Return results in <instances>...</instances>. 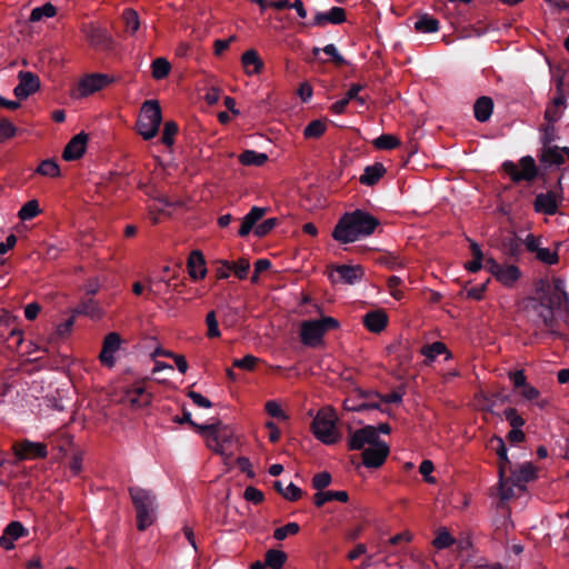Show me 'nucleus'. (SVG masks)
Returning a JSON list of instances; mask_svg holds the SVG:
<instances>
[{"label": "nucleus", "instance_id": "obj_1", "mask_svg": "<svg viewBox=\"0 0 569 569\" xmlns=\"http://www.w3.org/2000/svg\"><path fill=\"white\" fill-rule=\"evenodd\" d=\"M567 300L565 282L561 279L541 281L535 297L525 300L523 309L537 326L556 333L553 309L561 307Z\"/></svg>", "mask_w": 569, "mask_h": 569}, {"label": "nucleus", "instance_id": "obj_2", "mask_svg": "<svg viewBox=\"0 0 569 569\" xmlns=\"http://www.w3.org/2000/svg\"><path fill=\"white\" fill-rule=\"evenodd\" d=\"M378 220L362 210L346 213L333 229L332 237L341 243L355 242L373 233Z\"/></svg>", "mask_w": 569, "mask_h": 569}, {"label": "nucleus", "instance_id": "obj_3", "mask_svg": "<svg viewBox=\"0 0 569 569\" xmlns=\"http://www.w3.org/2000/svg\"><path fill=\"white\" fill-rule=\"evenodd\" d=\"M337 423V412L331 407H325L315 416L311 430L313 436L322 443L333 445L341 438Z\"/></svg>", "mask_w": 569, "mask_h": 569}, {"label": "nucleus", "instance_id": "obj_4", "mask_svg": "<svg viewBox=\"0 0 569 569\" xmlns=\"http://www.w3.org/2000/svg\"><path fill=\"white\" fill-rule=\"evenodd\" d=\"M340 327V322L333 317L305 320L300 325V339L307 347H319L323 343L325 335Z\"/></svg>", "mask_w": 569, "mask_h": 569}, {"label": "nucleus", "instance_id": "obj_5", "mask_svg": "<svg viewBox=\"0 0 569 569\" xmlns=\"http://www.w3.org/2000/svg\"><path fill=\"white\" fill-rule=\"evenodd\" d=\"M197 430L206 437L207 447L214 452L229 457V449L232 445L233 432L224 426H197Z\"/></svg>", "mask_w": 569, "mask_h": 569}, {"label": "nucleus", "instance_id": "obj_6", "mask_svg": "<svg viewBox=\"0 0 569 569\" xmlns=\"http://www.w3.org/2000/svg\"><path fill=\"white\" fill-rule=\"evenodd\" d=\"M489 448L493 450L499 457V496L502 500H509L513 497V491L508 488V480H506V473L511 468V462L507 456V448L503 440L500 437H493L489 441Z\"/></svg>", "mask_w": 569, "mask_h": 569}, {"label": "nucleus", "instance_id": "obj_7", "mask_svg": "<svg viewBox=\"0 0 569 569\" xmlns=\"http://www.w3.org/2000/svg\"><path fill=\"white\" fill-rule=\"evenodd\" d=\"M485 268L506 288H513L522 276L520 269L516 264L498 263L491 257H487L485 260Z\"/></svg>", "mask_w": 569, "mask_h": 569}, {"label": "nucleus", "instance_id": "obj_8", "mask_svg": "<svg viewBox=\"0 0 569 569\" xmlns=\"http://www.w3.org/2000/svg\"><path fill=\"white\" fill-rule=\"evenodd\" d=\"M113 82L114 78L108 73H90L80 79L73 94L77 98H84L107 88Z\"/></svg>", "mask_w": 569, "mask_h": 569}, {"label": "nucleus", "instance_id": "obj_9", "mask_svg": "<svg viewBox=\"0 0 569 569\" xmlns=\"http://www.w3.org/2000/svg\"><path fill=\"white\" fill-rule=\"evenodd\" d=\"M506 172L515 180H532L537 176V167L532 157H523L520 159L519 164L511 161L503 163Z\"/></svg>", "mask_w": 569, "mask_h": 569}, {"label": "nucleus", "instance_id": "obj_10", "mask_svg": "<svg viewBox=\"0 0 569 569\" xmlns=\"http://www.w3.org/2000/svg\"><path fill=\"white\" fill-rule=\"evenodd\" d=\"M510 471V477L506 475V480H508V488H511L513 491V497L518 495V492L525 489V485L532 480L536 476V470L530 462H526L521 466L512 469H508Z\"/></svg>", "mask_w": 569, "mask_h": 569}, {"label": "nucleus", "instance_id": "obj_11", "mask_svg": "<svg viewBox=\"0 0 569 569\" xmlns=\"http://www.w3.org/2000/svg\"><path fill=\"white\" fill-rule=\"evenodd\" d=\"M12 450L18 460L44 458L48 455L43 443L34 442L29 439L13 443Z\"/></svg>", "mask_w": 569, "mask_h": 569}, {"label": "nucleus", "instance_id": "obj_12", "mask_svg": "<svg viewBox=\"0 0 569 569\" xmlns=\"http://www.w3.org/2000/svg\"><path fill=\"white\" fill-rule=\"evenodd\" d=\"M380 441L377 429L372 426H367L350 433L349 448L351 450H365L367 447H371Z\"/></svg>", "mask_w": 569, "mask_h": 569}, {"label": "nucleus", "instance_id": "obj_13", "mask_svg": "<svg viewBox=\"0 0 569 569\" xmlns=\"http://www.w3.org/2000/svg\"><path fill=\"white\" fill-rule=\"evenodd\" d=\"M122 340L117 332H110L104 337L102 350L99 360L107 368H113L116 365V353L120 350Z\"/></svg>", "mask_w": 569, "mask_h": 569}, {"label": "nucleus", "instance_id": "obj_14", "mask_svg": "<svg viewBox=\"0 0 569 569\" xmlns=\"http://www.w3.org/2000/svg\"><path fill=\"white\" fill-rule=\"evenodd\" d=\"M19 83L13 93L18 99H27L40 88L39 78L30 71H20L18 73Z\"/></svg>", "mask_w": 569, "mask_h": 569}, {"label": "nucleus", "instance_id": "obj_15", "mask_svg": "<svg viewBox=\"0 0 569 569\" xmlns=\"http://www.w3.org/2000/svg\"><path fill=\"white\" fill-rule=\"evenodd\" d=\"M388 455V445L383 441H380L371 447H367L362 451V461L363 465L368 468H378L383 465Z\"/></svg>", "mask_w": 569, "mask_h": 569}, {"label": "nucleus", "instance_id": "obj_16", "mask_svg": "<svg viewBox=\"0 0 569 569\" xmlns=\"http://www.w3.org/2000/svg\"><path fill=\"white\" fill-rule=\"evenodd\" d=\"M144 117L149 119V127L144 126V140L153 138L161 123V109L157 100L144 101Z\"/></svg>", "mask_w": 569, "mask_h": 569}, {"label": "nucleus", "instance_id": "obj_17", "mask_svg": "<svg viewBox=\"0 0 569 569\" xmlns=\"http://www.w3.org/2000/svg\"><path fill=\"white\" fill-rule=\"evenodd\" d=\"M88 140V134L84 132H80L72 137L62 152V158L66 161H73L81 158L87 150Z\"/></svg>", "mask_w": 569, "mask_h": 569}, {"label": "nucleus", "instance_id": "obj_18", "mask_svg": "<svg viewBox=\"0 0 569 569\" xmlns=\"http://www.w3.org/2000/svg\"><path fill=\"white\" fill-rule=\"evenodd\" d=\"M363 90V86L362 84H359V83H355L352 84L349 90L347 91L346 96L336 101L332 106H331V111L336 114H341L346 111L347 109V106L349 104L350 101L355 100L357 101L360 106H365L367 100L365 97L360 96V92Z\"/></svg>", "mask_w": 569, "mask_h": 569}, {"label": "nucleus", "instance_id": "obj_19", "mask_svg": "<svg viewBox=\"0 0 569 569\" xmlns=\"http://www.w3.org/2000/svg\"><path fill=\"white\" fill-rule=\"evenodd\" d=\"M28 535V530L19 521L10 522L0 537V546L6 550L14 548V541Z\"/></svg>", "mask_w": 569, "mask_h": 569}, {"label": "nucleus", "instance_id": "obj_20", "mask_svg": "<svg viewBox=\"0 0 569 569\" xmlns=\"http://www.w3.org/2000/svg\"><path fill=\"white\" fill-rule=\"evenodd\" d=\"M82 32L84 33L86 39L90 46L97 49H106L110 44V36L104 29L98 26H84L82 28Z\"/></svg>", "mask_w": 569, "mask_h": 569}, {"label": "nucleus", "instance_id": "obj_21", "mask_svg": "<svg viewBox=\"0 0 569 569\" xmlns=\"http://www.w3.org/2000/svg\"><path fill=\"white\" fill-rule=\"evenodd\" d=\"M338 280L347 284H355L362 280L365 270L360 264H343L336 268Z\"/></svg>", "mask_w": 569, "mask_h": 569}, {"label": "nucleus", "instance_id": "obj_22", "mask_svg": "<svg viewBox=\"0 0 569 569\" xmlns=\"http://www.w3.org/2000/svg\"><path fill=\"white\" fill-rule=\"evenodd\" d=\"M345 20V10L340 7H333L327 12H318L313 18V26L323 27L328 23L339 24Z\"/></svg>", "mask_w": 569, "mask_h": 569}, {"label": "nucleus", "instance_id": "obj_23", "mask_svg": "<svg viewBox=\"0 0 569 569\" xmlns=\"http://www.w3.org/2000/svg\"><path fill=\"white\" fill-rule=\"evenodd\" d=\"M388 323L387 313L381 310H373L365 315L363 325L371 332H381Z\"/></svg>", "mask_w": 569, "mask_h": 569}, {"label": "nucleus", "instance_id": "obj_24", "mask_svg": "<svg viewBox=\"0 0 569 569\" xmlns=\"http://www.w3.org/2000/svg\"><path fill=\"white\" fill-rule=\"evenodd\" d=\"M241 63L247 76L259 74L263 68V62L256 50L243 52Z\"/></svg>", "mask_w": 569, "mask_h": 569}, {"label": "nucleus", "instance_id": "obj_25", "mask_svg": "<svg viewBox=\"0 0 569 569\" xmlns=\"http://www.w3.org/2000/svg\"><path fill=\"white\" fill-rule=\"evenodd\" d=\"M569 159V148L546 146L541 153V161L548 164H561Z\"/></svg>", "mask_w": 569, "mask_h": 569}, {"label": "nucleus", "instance_id": "obj_26", "mask_svg": "<svg viewBox=\"0 0 569 569\" xmlns=\"http://www.w3.org/2000/svg\"><path fill=\"white\" fill-rule=\"evenodd\" d=\"M535 209L546 214H555L558 209V199L555 193H541L536 197Z\"/></svg>", "mask_w": 569, "mask_h": 569}, {"label": "nucleus", "instance_id": "obj_27", "mask_svg": "<svg viewBox=\"0 0 569 569\" xmlns=\"http://www.w3.org/2000/svg\"><path fill=\"white\" fill-rule=\"evenodd\" d=\"M188 270L189 274L192 279L199 280L204 278L207 273V268L204 263V259L201 252L193 251L191 252L188 259Z\"/></svg>", "mask_w": 569, "mask_h": 569}, {"label": "nucleus", "instance_id": "obj_28", "mask_svg": "<svg viewBox=\"0 0 569 569\" xmlns=\"http://www.w3.org/2000/svg\"><path fill=\"white\" fill-rule=\"evenodd\" d=\"M266 211H267V209H264V208L253 207L249 211V213H247L243 217L241 227L239 229V234L241 237L248 236L250 233V231L252 230L253 226L257 223V221H259L266 214Z\"/></svg>", "mask_w": 569, "mask_h": 569}, {"label": "nucleus", "instance_id": "obj_29", "mask_svg": "<svg viewBox=\"0 0 569 569\" xmlns=\"http://www.w3.org/2000/svg\"><path fill=\"white\" fill-rule=\"evenodd\" d=\"M385 173L386 169L383 164L375 163L365 168L359 181L365 186H373L383 177Z\"/></svg>", "mask_w": 569, "mask_h": 569}, {"label": "nucleus", "instance_id": "obj_30", "mask_svg": "<svg viewBox=\"0 0 569 569\" xmlns=\"http://www.w3.org/2000/svg\"><path fill=\"white\" fill-rule=\"evenodd\" d=\"M349 499L348 492L345 490H328V491H318L313 496V502L317 507H322L325 503L338 500L340 502H347Z\"/></svg>", "mask_w": 569, "mask_h": 569}, {"label": "nucleus", "instance_id": "obj_31", "mask_svg": "<svg viewBox=\"0 0 569 569\" xmlns=\"http://www.w3.org/2000/svg\"><path fill=\"white\" fill-rule=\"evenodd\" d=\"M159 513V503L154 495L144 492V528L156 522Z\"/></svg>", "mask_w": 569, "mask_h": 569}, {"label": "nucleus", "instance_id": "obj_32", "mask_svg": "<svg viewBox=\"0 0 569 569\" xmlns=\"http://www.w3.org/2000/svg\"><path fill=\"white\" fill-rule=\"evenodd\" d=\"M103 309L94 300H86L81 302L74 310L73 315H84L91 319H100L103 316Z\"/></svg>", "mask_w": 569, "mask_h": 569}, {"label": "nucleus", "instance_id": "obj_33", "mask_svg": "<svg viewBox=\"0 0 569 569\" xmlns=\"http://www.w3.org/2000/svg\"><path fill=\"white\" fill-rule=\"evenodd\" d=\"M493 109V102L488 97H481L479 98L473 107L475 110V117L478 121L485 122L487 121Z\"/></svg>", "mask_w": 569, "mask_h": 569}, {"label": "nucleus", "instance_id": "obj_34", "mask_svg": "<svg viewBox=\"0 0 569 569\" xmlns=\"http://www.w3.org/2000/svg\"><path fill=\"white\" fill-rule=\"evenodd\" d=\"M268 160V156L263 152H257L254 150H246L239 156V161L243 166L261 167Z\"/></svg>", "mask_w": 569, "mask_h": 569}, {"label": "nucleus", "instance_id": "obj_35", "mask_svg": "<svg viewBox=\"0 0 569 569\" xmlns=\"http://www.w3.org/2000/svg\"><path fill=\"white\" fill-rule=\"evenodd\" d=\"M421 353L430 362L433 361L439 355H443V353H446L447 359L451 358V353L447 350L446 345L443 342H439V341L422 347Z\"/></svg>", "mask_w": 569, "mask_h": 569}, {"label": "nucleus", "instance_id": "obj_36", "mask_svg": "<svg viewBox=\"0 0 569 569\" xmlns=\"http://www.w3.org/2000/svg\"><path fill=\"white\" fill-rule=\"evenodd\" d=\"M415 29L423 33L436 32L439 29V22L437 19L428 14H423L415 22Z\"/></svg>", "mask_w": 569, "mask_h": 569}, {"label": "nucleus", "instance_id": "obj_37", "mask_svg": "<svg viewBox=\"0 0 569 569\" xmlns=\"http://www.w3.org/2000/svg\"><path fill=\"white\" fill-rule=\"evenodd\" d=\"M286 560L287 555L283 551L271 549L267 551L264 562L271 569H282Z\"/></svg>", "mask_w": 569, "mask_h": 569}, {"label": "nucleus", "instance_id": "obj_38", "mask_svg": "<svg viewBox=\"0 0 569 569\" xmlns=\"http://www.w3.org/2000/svg\"><path fill=\"white\" fill-rule=\"evenodd\" d=\"M456 542L455 538L450 535L447 528L441 527L436 531V537L432 540V546L437 549H446Z\"/></svg>", "mask_w": 569, "mask_h": 569}, {"label": "nucleus", "instance_id": "obj_39", "mask_svg": "<svg viewBox=\"0 0 569 569\" xmlns=\"http://www.w3.org/2000/svg\"><path fill=\"white\" fill-rule=\"evenodd\" d=\"M56 14H57L56 7L52 3L48 2V3L43 4L42 7H37V8L32 9L31 14H30V21L39 22V21L43 20L44 18H52Z\"/></svg>", "mask_w": 569, "mask_h": 569}, {"label": "nucleus", "instance_id": "obj_40", "mask_svg": "<svg viewBox=\"0 0 569 569\" xmlns=\"http://www.w3.org/2000/svg\"><path fill=\"white\" fill-rule=\"evenodd\" d=\"M171 64L166 58H158L151 63V74L157 80L166 78L169 74Z\"/></svg>", "mask_w": 569, "mask_h": 569}, {"label": "nucleus", "instance_id": "obj_41", "mask_svg": "<svg viewBox=\"0 0 569 569\" xmlns=\"http://www.w3.org/2000/svg\"><path fill=\"white\" fill-rule=\"evenodd\" d=\"M122 18L126 24V30L134 34L140 27L139 13L136 10L128 8L123 11Z\"/></svg>", "mask_w": 569, "mask_h": 569}, {"label": "nucleus", "instance_id": "obj_42", "mask_svg": "<svg viewBox=\"0 0 569 569\" xmlns=\"http://www.w3.org/2000/svg\"><path fill=\"white\" fill-rule=\"evenodd\" d=\"M36 171L37 173L49 178H57L61 173L58 163L53 159L43 160Z\"/></svg>", "mask_w": 569, "mask_h": 569}, {"label": "nucleus", "instance_id": "obj_43", "mask_svg": "<svg viewBox=\"0 0 569 569\" xmlns=\"http://www.w3.org/2000/svg\"><path fill=\"white\" fill-rule=\"evenodd\" d=\"M41 212L39 202L34 199L26 202L18 212L20 220L26 221L37 217Z\"/></svg>", "mask_w": 569, "mask_h": 569}, {"label": "nucleus", "instance_id": "obj_44", "mask_svg": "<svg viewBox=\"0 0 569 569\" xmlns=\"http://www.w3.org/2000/svg\"><path fill=\"white\" fill-rule=\"evenodd\" d=\"M518 392L526 401L536 402L541 408L547 405L546 400H539L540 393L538 389L531 385H525Z\"/></svg>", "mask_w": 569, "mask_h": 569}, {"label": "nucleus", "instance_id": "obj_45", "mask_svg": "<svg viewBox=\"0 0 569 569\" xmlns=\"http://www.w3.org/2000/svg\"><path fill=\"white\" fill-rule=\"evenodd\" d=\"M400 144L399 139L393 134H381L373 140V146L380 150H391Z\"/></svg>", "mask_w": 569, "mask_h": 569}, {"label": "nucleus", "instance_id": "obj_46", "mask_svg": "<svg viewBox=\"0 0 569 569\" xmlns=\"http://www.w3.org/2000/svg\"><path fill=\"white\" fill-rule=\"evenodd\" d=\"M178 133V126L173 121H167L163 127L161 142L171 148L174 142V137Z\"/></svg>", "mask_w": 569, "mask_h": 569}, {"label": "nucleus", "instance_id": "obj_47", "mask_svg": "<svg viewBox=\"0 0 569 569\" xmlns=\"http://www.w3.org/2000/svg\"><path fill=\"white\" fill-rule=\"evenodd\" d=\"M131 499L137 510V527L142 530V493L139 488L130 489Z\"/></svg>", "mask_w": 569, "mask_h": 569}, {"label": "nucleus", "instance_id": "obj_48", "mask_svg": "<svg viewBox=\"0 0 569 569\" xmlns=\"http://www.w3.org/2000/svg\"><path fill=\"white\" fill-rule=\"evenodd\" d=\"M326 131V123L320 120L311 121L303 131L306 138L316 139L323 134Z\"/></svg>", "mask_w": 569, "mask_h": 569}, {"label": "nucleus", "instance_id": "obj_49", "mask_svg": "<svg viewBox=\"0 0 569 569\" xmlns=\"http://www.w3.org/2000/svg\"><path fill=\"white\" fill-rule=\"evenodd\" d=\"M300 527L297 522H289L273 531V537L277 540H284L289 536H295L299 532Z\"/></svg>", "mask_w": 569, "mask_h": 569}, {"label": "nucleus", "instance_id": "obj_50", "mask_svg": "<svg viewBox=\"0 0 569 569\" xmlns=\"http://www.w3.org/2000/svg\"><path fill=\"white\" fill-rule=\"evenodd\" d=\"M264 409L267 413L278 420L284 421L288 419V416L281 408V405L277 400H269L264 405Z\"/></svg>", "mask_w": 569, "mask_h": 569}, {"label": "nucleus", "instance_id": "obj_51", "mask_svg": "<svg viewBox=\"0 0 569 569\" xmlns=\"http://www.w3.org/2000/svg\"><path fill=\"white\" fill-rule=\"evenodd\" d=\"M258 362L259 358L252 355H247L241 359H234L232 366L242 370L252 371Z\"/></svg>", "mask_w": 569, "mask_h": 569}, {"label": "nucleus", "instance_id": "obj_52", "mask_svg": "<svg viewBox=\"0 0 569 569\" xmlns=\"http://www.w3.org/2000/svg\"><path fill=\"white\" fill-rule=\"evenodd\" d=\"M17 131V127L8 119H0V142L14 137Z\"/></svg>", "mask_w": 569, "mask_h": 569}, {"label": "nucleus", "instance_id": "obj_53", "mask_svg": "<svg viewBox=\"0 0 569 569\" xmlns=\"http://www.w3.org/2000/svg\"><path fill=\"white\" fill-rule=\"evenodd\" d=\"M536 258L543 263L555 264L558 261V253L556 250L550 248H541L539 252L536 254Z\"/></svg>", "mask_w": 569, "mask_h": 569}, {"label": "nucleus", "instance_id": "obj_54", "mask_svg": "<svg viewBox=\"0 0 569 569\" xmlns=\"http://www.w3.org/2000/svg\"><path fill=\"white\" fill-rule=\"evenodd\" d=\"M250 269V262L246 258L232 262V271L239 279H246Z\"/></svg>", "mask_w": 569, "mask_h": 569}, {"label": "nucleus", "instance_id": "obj_55", "mask_svg": "<svg viewBox=\"0 0 569 569\" xmlns=\"http://www.w3.org/2000/svg\"><path fill=\"white\" fill-rule=\"evenodd\" d=\"M331 480H332L331 475L327 471H323V472L317 473L312 478V486L318 491H322V489H325L326 487H328L331 483Z\"/></svg>", "mask_w": 569, "mask_h": 569}, {"label": "nucleus", "instance_id": "obj_56", "mask_svg": "<svg viewBox=\"0 0 569 569\" xmlns=\"http://www.w3.org/2000/svg\"><path fill=\"white\" fill-rule=\"evenodd\" d=\"M206 323L208 327V336L210 338H217L220 336V330L218 328V321L214 311H210L206 317Z\"/></svg>", "mask_w": 569, "mask_h": 569}, {"label": "nucleus", "instance_id": "obj_57", "mask_svg": "<svg viewBox=\"0 0 569 569\" xmlns=\"http://www.w3.org/2000/svg\"><path fill=\"white\" fill-rule=\"evenodd\" d=\"M216 274L218 279H227L232 271V262L228 260H218L216 262Z\"/></svg>", "mask_w": 569, "mask_h": 569}, {"label": "nucleus", "instance_id": "obj_58", "mask_svg": "<svg viewBox=\"0 0 569 569\" xmlns=\"http://www.w3.org/2000/svg\"><path fill=\"white\" fill-rule=\"evenodd\" d=\"M278 223V220L276 218H270L264 220L262 223L258 224L254 229V233L258 237H263L268 232H270Z\"/></svg>", "mask_w": 569, "mask_h": 569}, {"label": "nucleus", "instance_id": "obj_59", "mask_svg": "<svg viewBox=\"0 0 569 569\" xmlns=\"http://www.w3.org/2000/svg\"><path fill=\"white\" fill-rule=\"evenodd\" d=\"M505 417L509 421L512 428H521L525 425V420L520 417L516 409L509 408L505 411Z\"/></svg>", "mask_w": 569, "mask_h": 569}, {"label": "nucleus", "instance_id": "obj_60", "mask_svg": "<svg viewBox=\"0 0 569 569\" xmlns=\"http://www.w3.org/2000/svg\"><path fill=\"white\" fill-rule=\"evenodd\" d=\"M400 283L401 279L397 276H392L388 279V288L390 295L397 300H400L403 297L402 291L398 288Z\"/></svg>", "mask_w": 569, "mask_h": 569}, {"label": "nucleus", "instance_id": "obj_61", "mask_svg": "<svg viewBox=\"0 0 569 569\" xmlns=\"http://www.w3.org/2000/svg\"><path fill=\"white\" fill-rule=\"evenodd\" d=\"M433 471V463L430 460H423L420 463L419 472L423 476L425 480L429 483H435L436 478L431 476Z\"/></svg>", "mask_w": 569, "mask_h": 569}, {"label": "nucleus", "instance_id": "obj_62", "mask_svg": "<svg viewBox=\"0 0 569 569\" xmlns=\"http://www.w3.org/2000/svg\"><path fill=\"white\" fill-rule=\"evenodd\" d=\"M180 268L178 266H164L162 268V274L159 277L160 281H163L167 284H170L171 280H173L179 272Z\"/></svg>", "mask_w": 569, "mask_h": 569}, {"label": "nucleus", "instance_id": "obj_63", "mask_svg": "<svg viewBox=\"0 0 569 569\" xmlns=\"http://www.w3.org/2000/svg\"><path fill=\"white\" fill-rule=\"evenodd\" d=\"M282 496L290 501H296L301 497V489L295 483L290 482L282 491Z\"/></svg>", "mask_w": 569, "mask_h": 569}, {"label": "nucleus", "instance_id": "obj_64", "mask_svg": "<svg viewBox=\"0 0 569 569\" xmlns=\"http://www.w3.org/2000/svg\"><path fill=\"white\" fill-rule=\"evenodd\" d=\"M243 497L246 500L253 502L256 505L260 503L263 500L262 491L258 490L254 487L246 488Z\"/></svg>", "mask_w": 569, "mask_h": 569}]
</instances>
